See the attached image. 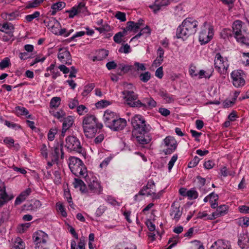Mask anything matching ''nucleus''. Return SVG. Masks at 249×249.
Here are the masks:
<instances>
[{
	"label": "nucleus",
	"instance_id": "f257e3e1",
	"mask_svg": "<svg viewBox=\"0 0 249 249\" xmlns=\"http://www.w3.org/2000/svg\"><path fill=\"white\" fill-rule=\"evenodd\" d=\"M131 124L133 127V135L140 144H145L149 142L151 137L149 133L151 127L143 117L136 115L131 119Z\"/></svg>",
	"mask_w": 249,
	"mask_h": 249
},
{
	"label": "nucleus",
	"instance_id": "f03ea898",
	"mask_svg": "<svg viewBox=\"0 0 249 249\" xmlns=\"http://www.w3.org/2000/svg\"><path fill=\"white\" fill-rule=\"evenodd\" d=\"M197 26L198 22L195 18H185L177 29V37L183 40L186 39L189 36L194 35L196 32Z\"/></svg>",
	"mask_w": 249,
	"mask_h": 249
},
{
	"label": "nucleus",
	"instance_id": "7ed1b4c3",
	"mask_svg": "<svg viewBox=\"0 0 249 249\" xmlns=\"http://www.w3.org/2000/svg\"><path fill=\"white\" fill-rule=\"evenodd\" d=\"M83 128L85 136L88 138H93L98 129L103 127L102 124L98 123L94 115L87 114L83 120Z\"/></svg>",
	"mask_w": 249,
	"mask_h": 249
},
{
	"label": "nucleus",
	"instance_id": "20e7f679",
	"mask_svg": "<svg viewBox=\"0 0 249 249\" xmlns=\"http://www.w3.org/2000/svg\"><path fill=\"white\" fill-rule=\"evenodd\" d=\"M69 166L71 173L75 176L85 178L87 176V168L80 159L75 157H70Z\"/></svg>",
	"mask_w": 249,
	"mask_h": 249
},
{
	"label": "nucleus",
	"instance_id": "39448f33",
	"mask_svg": "<svg viewBox=\"0 0 249 249\" xmlns=\"http://www.w3.org/2000/svg\"><path fill=\"white\" fill-rule=\"evenodd\" d=\"M243 22L240 20H236L232 25V32L237 42L242 44L249 45V39L246 38L242 32Z\"/></svg>",
	"mask_w": 249,
	"mask_h": 249
},
{
	"label": "nucleus",
	"instance_id": "423d86ee",
	"mask_svg": "<svg viewBox=\"0 0 249 249\" xmlns=\"http://www.w3.org/2000/svg\"><path fill=\"white\" fill-rule=\"evenodd\" d=\"M65 147L70 151H74L78 153H82L83 148L78 138L73 136H69L66 138Z\"/></svg>",
	"mask_w": 249,
	"mask_h": 249
},
{
	"label": "nucleus",
	"instance_id": "0eeeda50",
	"mask_svg": "<svg viewBox=\"0 0 249 249\" xmlns=\"http://www.w3.org/2000/svg\"><path fill=\"white\" fill-rule=\"evenodd\" d=\"M214 66L220 73L226 74L229 67L227 58H224L219 53H217L214 59Z\"/></svg>",
	"mask_w": 249,
	"mask_h": 249
},
{
	"label": "nucleus",
	"instance_id": "6e6552de",
	"mask_svg": "<svg viewBox=\"0 0 249 249\" xmlns=\"http://www.w3.org/2000/svg\"><path fill=\"white\" fill-rule=\"evenodd\" d=\"M163 142L164 146L167 147L166 149L163 151L165 155H169L173 153L177 148V142L173 137H166L164 139Z\"/></svg>",
	"mask_w": 249,
	"mask_h": 249
},
{
	"label": "nucleus",
	"instance_id": "1a4fd4ad",
	"mask_svg": "<svg viewBox=\"0 0 249 249\" xmlns=\"http://www.w3.org/2000/svg\"><path fill=\"white\" fill-rule=\"evenodd\" d=\"M233 85L237 88L243 86L245 84L244 78V73L241 70L233 71L231 74Z\"/></svg>",
	"mask_w": 249,
	"mask_h": 249
},
{
	"label": "nucleus",
	"instance_id": "9d476101",
	"mask_svg": "<svg viewBox=\"0 0 249 249\" xmlns=\"http://www.w3.org/2000/svg\"><path fill=\"white\" fill-rule=\"evenodd\" d=\"M122 94L124 95V99L127 105L129 107H137L134 106V103L137 102L138 100V96L133 90H129L126 89L122 92Z\"/></svg>",
	"mask_w": 249,
	"mask_h": 249
},
{
	"label": "nucleus",
	"instance_id": "9b49d317",
	"mask_svg": "<svg viewBox=\"0 0 249 249\" xmlns=\"http://www.w3.org/2000/svg\"><path fill=\"white\" fill-rule=\"evenodd\" d=\"M134 105L137 107H142L143 109H152L156 106L157 103L152 98L148 97L143 98L142 101L138 100Z\"/></svg>",
	"mask_w": 249,
	"mask_h": 249
},
{
	"label": "nucleus",
	"instance_id": "f8f14e48",
	"mask_svg": "<svg viewBox=\"0 0 249 249\" xmlns=\"http://www.w3.org/2000/svg\"><path fill=\"white\" fill-rule=\"evenodd\" d=\"M58 59L62 63L68 65L71 64V56L70 52L66 48H60L57 54Z\"/></svg>",
	"mask_w": 249,
	"mask_h": 249
},
{
	"label": "nucleus",
	"instance_id": "ddd939ff",
	"mask_svg": "<svg viewBox=\"0 0 249 249\" xmlns=\"http://www.w3.org/2000/svg\"><path fill=\"white\" fill-rule=\"evenodd\" d=\"M182 214V210L180 209V206L178 202H174L171 207L170 215L173 216V219L178 221Z\"/></svg>",
	"mask_w": 249,
	"mask_h": 249
},
{
	"label": "nucleus",
	"instance_id": "4468645a",
	"mask_svg": "<svg viewBox=\"0 0 249 249\" xmlns=\"http://www.w3.org/2000/svg\"><path fill=\"white\" fill-rule=\"evenodd\" d=\"M88 188L92 193L100 194L103 191L100 182L95 178H92L88 182Z\"/></svg>",
	"mask_w": 249,
	"mask_h": 249
},
{
	"label": "nucleus",
	"instance_id": "2eb2a0df",
	"mask_svg": "<svg viewBox=\"0 0 249 249\" xmlns=\"http://www.w3.org/2000/svg\"><path fill=\"white\" fill-rule=\"evenodd\" d=\"M213 34L209 28L208 30H202L200 33L199 40L201 45L208 43L212 38Z\"/></svg>",
	"mask_w": 249,
	"mask_h": 249
},
{
	"label": "nucleus",
	"instance_id": "dca6fc26",
	"mask_svg": "<svg viewBox=\"0 0 249 249\" xmlns=\"http://www.w3.org/2000/svg\"><path fill=\"white\" fill-rule=\"evenodd\" d=\"M228 207L226 205H222L218 207L216 211L212 214L209 215L207 219L213 220L221 216L224 215L227 213Z\"/></svg>",
	"mask_w": 249,
	"mask_h": 249
},
{
	"label": "nucleus",
	"instance_id": "f3484780",
	"mask_svg": "<svg viewBox=\"0 0 249 249\" xmlns=\"http://www.w3.org/2000/svg\"><path fill=\"white\" fill-rule=\"evenodd\" d=\"M48 235L42 231H38L33 234V239L35 244L41 242H47Z\"/></svg>",
	"mask_w": 249,
	"mask_h": 249
},
{
	"label": "nucleus",
	"instance_id": "a211bd4d",
	"mask_svg": "<svg viewBox=\"0 0 249 249\" xmlns=\"http://www.w3.org/2000/svg\"><path fill=\"white\" fill-rule=\"evenodd\" d=\"M170 3L169 0H156L153 4L150 5L149 7L156 13L162 7L168 5Z\"/></svg>",
	"mask_w": 249,
	"mask_h": 249
},
{
	"label": "nucleus",
	"instance_id": "6ab92c4d",
	"mask_svg": "<svg viewBox=\"0 0 249 249\" xmlns=\"http://www.w3.org/2000/svg\"><path fill=\"white\" fill-rule=\"evenodd\" d=\"M41 204L38 200H34L23 205V209L27 211H36L41 207Z\"/></svg>",
	"mask_w": 249,
	"mask_h": 249
},
{
	"label": "nucleus",
	"instance_id": "aec40b11",
	"mask_svg": "<svg viewBox=\"0 0 249 249\" xmlns=\"http://www.w3.org/2000/svg\"><path fill=\"white\" fill-rule=\"evenodd\" d=\"M74 123V119L72 117L69 116L65 118L63 121L61 135L64 136L66 132L72 126Z\"/></svg>",
	"mask_w": 249,
	"mask_h": 249
},
{
	"label": "nucleus",
	"instance_id": "412c9836",
	"mask_svg": "<svg viewBox=\"0 0 249 249\" xmlns=\"http://www.w3.org/2000/svg\"><path fill=\"white\" fill-rule=\"evenodd\" d=\"M210 249H231V248L228 242H224L222 240H218L212 245Z\"/></svg>",
	"mask_w": 249,
	"mask_h": 249
},
{
	"label": "nucleus",
	"instance_id": "4be33fe9",
	"mask_svg": "<svg viewBox=\"0 0 249 249\" xmlns=\"http://www.w3.org/2000/svg\"><path fill=\"white\" fill-rule=\"evenodd\" d=\"M13 197L9 196L5 191V186H3L2 189H0V207Z\"/></svg>",
	"mask_w": 249,
	"mask_h": 249
},
{
	"label": "nucleus",
	"instance_id": "5701e85b",
	"mask_svg": "<svg viewBox=\"0 0 249 249\" xmlns=\"http://www.w3.org/2000/svg\"><path fill=\"white\" fill-rule=\"evenodd\" d=\"M85 242L86 238L84 236L80 237L77 247L76 241L72 240L71 244V249H85Z\"/></svg>",
	"mask_w": 249,
	"mask_h": 249
},
{
	"label": "nucleus",
	"instance_id": "b1692460",
	"mask_svg": "<svg viewBox=\"0 0 249 249\" xmlns=\"http://www.w3.org/2000/svg\"><path fill=\"white\" fill-rule=\"evenodd\" d=\"M126 121L125 119L119 117L115 124H113L114 128H112L111 130L113 131L121 130L126 125Z\"/></svg>",
	"mask_w": 249,
	"mask_h": 249
},
{
	"label": "nucleus",
	"instance_id": "393cba45",
	"mask_svg": "<svg viewBox=\"0 0 249 249\" xmlns=\"http://www.w3.org/2000/svg\"><path fill=\"white\" fill-rule=\"evenodd\" d=\"M66 6V3L64 2L60 1L53 3L51 6L52 11H51V15L54 16L56 13L57 11H60L64 8Z\"/></svg>",
	"mask_w": 249,
	"mask_h": 249
},
{
	"label": "nucleus",
	"instance_id": "a878e982",
	"mask_svg": "<svg viewBox=\"0 0 249 249\" xmlns=\"http://www.w3.org/2000/svg\"><path fill=\"white\" fill-rule=\"evenodd\" d=\"M117 117V116L114 112L111 111L109 110L106 111L104 113L103 116L104 121L106 125H107V124H108L109 122L112 121V119H113L114 118H115V117Z\"/></svg>",
	"mask_w": 249,
	"mask_h": 249
},
{
	"label": "nucleus",
	"instance_id": "bb28decb",
	"mask_svg": "<svg viewBox=\"0 0 249 249\" xmlns=\"http://www.w3.org/2000/svg\"><path fill=\"white\" fill-rule=\"evenodd\" d=\"M159 94L160 97H161L164 100H165L166 103H172L175 100L173 96L170 95L166 91L160 90Z\"/></svg>",
	"mask_w": 249,
	"mask_h": 249
},
{
	"label": "nucleus",
	"instance_id": "cd10ccee",
	"mask_svg": "<svg viewBox=\"0 0 249 249\" xmlns=\"http://www.w3.org/2000/svg\"><path fill=\"white\" fill-rule=\"evenodd\" d=\"M44 0H34L33 1H29L26 4L25 9H29L36 8L42 3Z\"/></svg>",
	"mask_w": 249,
	"mask_h": 249
},
{
	"label": "nucleus",
	"instance_id": "c85d7f7f",
	"mask_svg": "<svg viewBox=\"0 0 249 249\" xmlns=\"http://www.w3.org/2000/svg\"><path fill=\"white\" fill-rule=\"evenodd\" d=\"M140 28L134 21H130L127 22L126 29L128 31H133L135 33H137Z\"/></svg>",
	"mask_w": 249,
	"mask_h": 249
},
{
	"label": "nucleus",
	"instance_id": "c756f323",
	"mask_svg": "<svg viewBox=\"0 0 249 249\" xmlns=\"http://www.w3.org/2000/svg\"><path fill=\"white\" fill-rule=\"evenodd\" d=\"M108 54V51L105 50H102L100 51L99 55L98 56H94L93 58V61L96 60L101 61L103 59L105 58Z\"/></svg>",
	"mask_w": 249,
	"mask_h": 249
},
{
	"label": "nucleus",
	"instance_id": "7c9ffc66",
	"mask_svg": "<svg viewBox=\"0 0 249 249\" xmlns=\"http://www.w3.org/2000/svg\"><path fill=\"white\" fill-rule=\"evenodd\" d=\"M57 21H58L53 17L47 18L44 20V23L49 29H51L53 27Z\"/></svg>",
	"mask_w": 249,
	"mask_h": 249
},
{
	"label": "nucleus",
	"instance_id": "2f4dec72",
	"mask_svg": "<svg viewBox=\"0 0 249 249\" xmlns=\"http://www.w3.org/2000/svg\"><path fill=\"white\" fill-rule=\"evenodd\" d=\"M61 98L59 97H53L50 103V106L51 108H56L60 105Z\"/></svg>",
	"mask_w": 249,
	"mask_h": 249
},
{
	"label": "nucleus",
	"instance_id": "473e14b6",
	"mask_svg": "<svg viewBox=\"0 0 249 249\" xmlns=\"http://www.w3.org/2000/svg\"><path fill=\"white\" fill-rule=\"evenodd\" d=\"M95 85L94 83L89 84L84 87V89L82 93L83 96H86L94 88Z\"/></svg>",
	"mask_w": 249,
	"mask_h": 249
},
{
	"label": "nucleus",
	"instance_id": "72a5a7b5",
	"mask_svg": "<svg viewBox=\"0 0 249 249\" xmlns=\"http://www.w3.org/2000/svg\"><path fill=\"white\" fill-rule=\"evenodd\" d=\"M118 70L124 73H126L132 69V66L128 65H125L123 63H119L117 65Z\"/></svg>",
	"mask_w": 249,
	"mask_h": 249
},
{
	"label": "nucleus",
	"instance_id": "f704fd0d",
	"mask_svg": "<svg viewBox=\"0 0 249 249\" xmlns=\"http://www.w3.org/2000/svg\"><path fill=\"white\" fill-rule=\"evenodd\" d=\"M150 34V29L149 28L148 26H146V27L142 28L140 33L136 35L132 39L136 38L138 39L141 36L144 35H149Z\"/></svg>",
	"mask_w": 249,
	"mask_h": 249
},
{
	"label": "nucleus",
	"instance_id": "c9c22d12",
	"mask_svg": "<svg viewBox=\"0 0 249 249\" xmlns=\"http://www.w3.org/2000/svg\"><path fill=\"white\" fill-rule=\"evenodd\" d=\"M232 30L230 29H224L220 32V36L223 39L228 38L229 37L232 36Z\"/></svg>",
	"mask_w": 249,
	"mask_h": 249
},
{
	"label": "nucleus",
	"instance_id": "e433bc0d",
	"mask_svg": "<svg viewBox=\"0 0 249 249\" xmlns=\"http://www.w3.org/2000/svg\"><path fill=\"white\" fill-rule=\"evenodd\" d=\"M187 196L189 199H196L198 197V193L194 189H192L187 191Z\"/></svg>",
	"mask_w": 249,
	"mask_h": 249
},
{
	"label": "nucleus",
	"instance_id": "4c0bfd02",
	"mask_svg": "<svg viewBox=\"0 0 249 249\" xmlns=\"http://www.w3.org/2000/svg\"><path fill=\"white\" fill-rule=\"evenodd\" d=\"M151 78V74L149 71L141 73L140 75V80L143 82H147Z\"/></svg>",
	"mask_w": 249,
	"mask_h": 249
},
{
	"label": "nucleus",
	"instance_id": "58836bf2",
	"mask_svg": "<svg viewBox=\"0 0 249 249\" xmlns=\"http://www.w3.org/2000/svg\"><path fill=\"white\" fill-rule=\"evenodd\" d=\"M115 17L122 22L126 20L125 13L124 12L117 11L115 15Z\"/></svg>",
	"mask_w": 249,
	"mask_h": 249
},
{
	"label": "nucleus",
	"instance_id": "ea45409f",
	"mask_svg": "<svg viewBox=\"0 0 249 249\" xmlns=\"http://www.w3.org/2000/svg\"><path fill=\"white\" fill-rule=\"evenodd\" d=\"M60 151V149L59 148L58 146L54 148V149L52 153L53 161L54 160L55 161H57L58 160Z\"/></svg>",
	"mask_w": 249,
	"mask_h": 249
},
{
	"label": "nucleus",
	"instance_id": "a19ab883",
	"mask_svg": "<svg viewBox=\"0 0 249 249\" xmlns=\"http://www.w3.org/2000/svg\"><path fill=\"white\" fill-rule=\"evenodd\" d=\"M39 16L40 12L36 11L33 14L26 16L25 19L28 22H31L34 19L39 17Z\"/></svg>",
	"mask_w": 249,
	"mask_h": 249
},
{
	"label": "nucleus",
	"instance_id": "79ce46f5",
	"mask_svg": "<svg viewBox=\"0 0 249 249\" xmlns=\"http://www.w3.org/2000/svg\"><path fill=\"white\" fill-rule=\"evenodd\" d=\"M107 207L104 205H100L96 210L95 214L98 217L101 216L104 212L107 210Z\"/></svg>",
	"mask_w": 249,
	"mask_h": 249
},
{
	"label": "nucleus",
	"instance_id": "37998d69",
	"mask_svg": "<svg viewBox=\"0 0 249 249\" xmlns=\"http://www.w3.org/2000/svg\"><path fill=\"white\" fill-rule=\"evenodd\" d=\"M76 7V9H77V13H84L87 11V8L85 6V4L84 2H80L77 6Z\"/></svg>",
	"mask_w": 249,
	"mask_h": 249
},
{
	"label": "nucleus",
	"instance_id": "c03bdc74",
	"mask_svg": "<svg viewBox=\"0 0 249 249\" xmlns=\"http://www.w3.org/2000/svg\"><path fill=\"white\" fill-rule=\"evenodd\" d=\"M76 111L79 115H83L84 113H87L88 112V109L85 106L81 105L77 106Z\"/></svg>",
	"mask_w": 249,
	"mask_h": 249
},
{
	"label": "nucleus",
	"instance_id": "a18cd8bd",
	"mask_svg": "<svg viewBox=\"0 0 249 249\" xmlns=\"http://www.w3.org/2000/svg\"><path fill=\"white\" fill-rule=\"evenodd\" d=\"M57 130L56 128H51L48 134V139L49 141H52L54 140V136L56 134Z\"/></svg>",
	"mask_w": 249,
	"mask_h": 249
},
{
	"label": "nucleus",
	"instance_id": "49530a36",
	"mask_svg": "<svg viewBox=\"0 0 249 249\" xmlns=\"http://www.w3.org/2000/svg\"><path fill=\"white\" fill-rule=\"evenodd\" d=\"M79 104L78 100L76 99H70L69 100L68 106L71 109H73L76 107H77Z\"/></svg>",
	"mask_w": 249,
	"mask_h": 249
},
{
	"label": "nucleus",
	"instance_id": "de8ad7c7",
	"mask_svg": "<svg viewBox=\"0 0 249 249\" xmlns=\"http://www.w3.org/2000/svg\"><path fill=\"white\" fill-rule=\"evenodd\" d=\"M119 52L121 53H128L131 52V48L129 45L126 44L119 49Z\"/></svg>",
	"mask_w": 249,
	"mask_h": 249
},
{
	"label": "nucleus",
	"instance_id": "09e8293b",
	"mask_svg": "<svg viewBox=\"0 0 249 249\" xmlns=\"http://www.w3.org/2000/svg\"><path fill=\"white\" fill-rule=\"evenodd\" d=\"M124 36V34L121 32L116 34L113 36V40L114 42L117 43H121L122 42V38Z\"/></svg>",
	"mask_w": 249,
	"mask_h": 249
},
{
	"label": "nucleus",
	"instance_id": "8fccbe9b",
	"mask_svg": "<svg viewBox=\"0 0 249 249\" xmlns=\"http://www.w3.org/2000/svg\"><path fill=\"white\" fill-rule=\"evenodd\" d=\"M200 159L197 156H195L194 159L189 162L188 167L189 168H193L196 166L198 163Z\"/></svg>",
	"mask_w": 249,
	"mask_h": 249
},
{
	"label": "nucleus",
	"instance_id": "3c124183",
	"mask_svg": "<svg viewBox=\"0 0 249 249\" xmlns=\"http://www.w3.org/2000/svg\"><path fill=\"white\" fill-rule=\"evenodd\" d=\"M53 175L54 182L56 184H60L61 183V175L60 172L58 171H55L54 172Z\"/></svg>",
	"mask_w": 249,
	"mask_h": 249
},
{
	"label": "nucleus",
	"instance_id": "603ef678",
	"mask_svg": "<svg viewBox=\"0 0 249 249\" xmlns=\"http://www.w3.org/2000/svg\"><path fill=\"white\" fill-rule=\"evenodd\" d=\"M178 159V155L175 154L171 158V160L168 163V170L169 171H171L172 167H173L175 162L177 161Z\"/></svg>",
	"mask_w": 249,
	"mask_h": 249
},
{
	"label": "nucleus",
	"instance_id": "864d4df0",
	"mask_svg": "<svg viewBox=\"0 0 249 249\" xmlns=\"http://www.w3.org/2000/svg\"><path fill=\"white\" fill-rule=\"evenodd\" d=\"M10 65V59L8 57L5 58L0 63V68L1 69H3L7 68Z\"/></svg>",
	"mask_w": 249,
	"mask_h": 249
},
{
	"label": "nucleus",
	"instance_id": "5fc2aeb1",
	"mask_svg": "<svg viewBox=\"0 0 249 249\" xmlns=\"http://www.w3.org/2000/svg\"><path fill=\"white\" fill-rule=\"evenodd\" d=\"M29 226V223L22 224L18 227L17 229L19 233H23L27 230Z\"/></svg>",
	"mask_w": 249,
	"mask_h": 249
},
{
	"label": "nucleus",
	"instance_id": "6e6d98bb",
	"mask_svg": "<svg viewBox=\"0 0 249 249\" xmlns=\"http://www.w3.org/2000/svg\"><path fill=\"white\" fill-rule=\"evenodd\" d=\"M61 28V25L58 21H57L56 23L54 25V26L52 27L50 29L52 33H53L55 35H57L59 33L58 30H59Z\"/></svg>",
	"mask_w": 249,
	"mask_h": 249
},
{
	"label": "nucleus",
	"instance_id": "4d7b16f0",
	"mask_svg": "<svg viewBox=\"0 0 249 249\" xmlns=\"http://www.w3.org/2000/svg\"><path fill=\"white\" fill-rule=\"evenodd\" d=\"M134 66L136 68V71H145L146 70V68L144 66V64L140 63L138 62H135L134 64Z\"/></svg>",
	"mask_w": 249,
	"mask_h": 249
},
{
	"label": "nucleus",
	"instance_id": "13d9d810",
	"mask_svg": "<svg viewBox=\"0 0 249 249\" xmlns=\"http://www.w3.org/2000/svg\"><path fill=\"white\" fill-rule=\"evenodd\" d=\"M73 184L75 188H78L82 186H83V187H84L85 183L81 179L77 178H74Z\"/></svg>",
	"mask_w": 249,
	"mask_h": 249
},
{
	"label": "nucleus",
	"instance_id": "bf43d9fd",
	"mask_svg": "<svg viewBox=\"0 0 249 249\" xmlns=\"http://www.w3.org/2000/svg\"><path fill=\"white\" fill-rule=\"evenodd\" d=\"M18 113L22 115H27L29 114L28 110L25 107H16Z\"/></svg>",
	"mask_w": 249,
	"mask_h": 249
},
{
	"label": "nucleus",
	"instance_id": "052dcab7",
	"mask_svg": "<svg viewBox=\"0 0 249 249\" xmlns=\"http://www.w3.org/2000/svg\"><path fill=\"white\" fill-rule=\"evenodd\" d=\"M246 237L244 235L243 236H240L239 237L238 244L242 249L245 248V242H246Z\"/></svg>",
	"mask_w": 249,
	"mask_h": 249
},
{
	"label": "nucleus",
	"instance_id": "680f3d73",
	"mask_svg": "<svg viewBox=\"0 0 249 249\" xmlns=\"http://www.w3.org/2000/svg\"><path fill=\"white\" fill-rule=\"evenodd\" d=\"M66 12L69 13V17L70 18H73L75 15L78 14L77 9H76V7H73L70 10L67 11Z\"/></svg>",
	"mask_w": 249,
	"mask_h": 249
},
{
	"label": "nucleus",
	"instance_id": "e2e57ef3",
	"mask_svg": "<svg viewBox=\"0 0 249 249\" xmlns=\"http://www.w3.org/2000/svg\"><path fill=\"white\" fill-rule=\"evenodd\" d=\"M47 242H41L35 244L36 249H48Z\"/></svg>",
	"mask_w": 249,
	"mask_h": 249
},
{
	"label": "nucleus",
	"instance_id": "0e129e2a",
	"mask_svg": "<svg viewBox=\"0 0 249 249\" xmlns=\"http://www.w3.org/2000/svg\"><path fill=\"white\" fill-rule=\"evenodd\" d=\"M66 116V113L63 110H59L54 114V116L58 119H60L64 118Z\"/></svg>",
	"mask_w": 249,
	"mask_h": 249
},
{
	"label": "nucleus",
	"instance_id": "69168bd1",
	"mask_svg": "<svg viewBox=\"0 0 249 249\" xmlns=\"http://www.w3.org/2000/svg\"><path fill=\"white\" fill-rule=\"evenodd\" d=\"M2 29L0 30L2 32H6L7 30H11L14 29L13 25L11 24L4 23L2 26Z\"/></svg>",
	"mask_w": 249,
	"mask_h": 249
},
{
	"label": "nucleus",
	"instance_id": "338daca9",
	"mask_svg": "<svg viewBox=\"0 0 249 249\" xmlns=\"http://www.w3.org/2000/svg\"><path fill=\"white\" fill-rule=\"evenodd\" d=\"M155 76L160 79H161L163 76L162 67L158 68L155 71Z\"/></svg>",
	"mask_w": 249,
	"mask_h": 249
},
{
	"label": "nucleus",
	"instance_id": "774afa93",
	"mask_svg": "<svg viewBox=\"0 0 249 249\" xmlns=\"http://www.w3.org/2000/svg\"><path fill=\"white\" fill-rule=\"evenodd\" d=\"M214 165V162L212 160H209L205 161L204 163V166L206 169H212Z\"/></svg>",
	"mask_w": 249,
	"mask_h": 249
}]
</instances>
